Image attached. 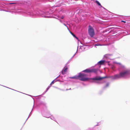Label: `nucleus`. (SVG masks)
Instances as JSON below:
<instances>
[{
  "instance_id": "7",
  "label": "nucleus",
  "mask_w": 130,
  "mask_h": 130,
  "mask_svg": "<svg viewBox=\"0 0 130 130\" xmlns=\"http://www.w3.org/2000/svg\"><path fill=\"white\" fill-rule=\"evenodd\" d=\"M69 78H70L71 79H78V76H74L72 77H70Z\"/></svg>"
},
{
  "instance_id": "16",
  "label": "nucleus",
  "mask_w": 130,
  "mask_h": 130,
  "mask_svg": "<svg viewBox=\"0 0 130 130\" xmlns=\"http://www.w3.org/2000/svg\"><path fill=\"white\" fill-rule=\"evenodd\" d=\"M69 89H70V90H71V88H70Z\"/></svg>"
},
{
  "instance_id": "8",
  "label": "nucleus",
  "mask_w": 130,
  "mask_h": 130,
  "mask_svg": "<svg viewBox=\"0 0 130 130\" xmlns=\"http://www.w3.org/2000/svg\"><path fill=\"white\" fill-rule=\"evenodd\" d=\"M104 60H101L98 62V63H99L100 65H102L104 63Z\"/></svg>"
},
{
  "instance_id": "12",
  "label": "nucleus",
  "mask_w": 130,
  "mask_h": 130,
  "mask_svg": "<svg viewBox=\"0 0 130 130\" xmlns=\"http://www.w3.org/2000/svg\"><path fill=\"white\" fill-rule=\"evenodd\" d=\"M54 83V80H53V81L51 83V84L50 85H52V84H53Z\"/></svg>"
},
{
  "instance_id": "15",
  "label": "nucleus",
  "mask_w": 130,
  "mask_h": 130,
  "mask_svg": "<svg viewBox=\"0 0 130 130\" xmlns=\"http://www.w3.org/2000/svg\"><path fill=\"white\" fill-rule=\"evenodd\" d=\"M69 90V89H66V90Z\"/></svg>"
},
{
  "instance_id": "6",
  "label": "nucleus",
  "mask_w": 130,
  "mask_h": 130,
  "mask_svg": "<svg viewBox=\"0 0 130 130\" xmlns=\"http://www.w3.org/2000/svg\"><path fill=\"white\" fill-rule=\"evenodd\" d=\"M68 69V68L67 67H65L64 69L62 71V73L63 74H66V72L67 71Z\"/></svg>"
},
{
  "instance_id": "14",
  "label": "nucleus",
  "mask_w": 130,
  "mask_h": 130,
  "mask_svg": "<svg viewBox=\"0 0 130 130\" xmlns=\"http://www.w3.org/2000/svg\"><path fill=\"white\" fill-rule=\"evenodd\" d=\"M121 22H124V23H126V21H121Z\"/></svg>"
},
{
  "instance_id": "2",
  "label": "nucleus",
  "mask_w": 130,
  "mask_h": 130,
  "mask_svg": "<svg viewBox=\"0 0 130 130\" xmlns=\"http://www.w3.org/2000/svg\"><path fill=\"white\" fill-rule=\"evenodd\" d=\"M86 76L87 75L85 74L79 73L78 75V79H79V80L82 81H86L89 80L90 79L92 80V79L93 78H88L86 77ZM92 80H93L92 79Z\"/></svg>"
},
{
  "instance_id": "3",
  "label": "nucleus",
  "mask_w": 130,
  "mask_h": 130,
  "mask_svg": "<svg viewBox=\"0 0 130 130\" xmlns=\"http://www.w3.org/2000/svg\"><path fill=\"white\" fill-rule=\"evenodd\" d=\"M130 74L129 71L127 70L121 72L120 73V74L121 78H124L127 75Z\"/></svg>"
},
{
  "instance_id": "9",
  "label": "nucleus",
  "mask_w": 130,
  "mask_h": 130,
  "mask_svg": "<svg viewBox=\"0 0 130 130\" xmlns=\"http://www.w3.org/2000/svg\"><path fill=\"white\" fill-rule=\"evenodd\" d=\"M95 2L99 6H100L101 7H103L101 5V4L98 1L96 0L95 1Z\"/></svg>"
},
{
  "instance_id": "11",
  "label": "nucleus",
  "mask_w": 130,
  "mask_h": 130,
  "mask_svg": "<svg viewBox=\"0 0 130 130\" xmlns=\"http://www.w3.org/2000/svg\"><path fill=\"white\" fill-rule=\"evenodd\" d=\"M70 33L71 34V35L73 36L74 37H75V36H76L75 35L73 34L72 32H70Z\"/></svg>"
},
{
  "instance_id": "5",
  "label": "nucleus",
  "mask_w": 130,
  "mask_h": 130,
  "mask_svg": "<svg viewBox=\"0 0 130 130\" xmlns=\"http://www.w3.org/2000/svg\"><path fill=\"white\" fill-rule=\"evenodd\" d=\"M88 31L90 36L91 37H93L94 35V32L93 29L90 26H89Z\"/></svg>"
},
{
  "instance_id": "10",
  "label": "nucleus",
  "mask_w": 130,
  "mask_h": 130,
  "mask_svg": "<svg viewBox=\"0 0 130 130\" xmlns=\"http://www.w3.org/2000/svg\"><path fill=\"white\" fill-rule=\"evenodd\" d=\"M109 83H107L106 84V86H105V87H108L109 86Z\"/></svg>"
},
{
  "instance_id": "1",
  "label": "nucleus",
  "mask_w": 130,
  "mask_h": 130,
  "mask_svg": "<svg viewBox=\"0 0 130 130\" xmlns=\"http://www.w3.org/2000/svg\"><path fill=\"white\" fill-rule=\"evenodd\" d=\"M111 78L113 79H116L121 78L120 74H116L114 76H106L103 77H96L92 79L94 80H100L106 78Z\"/></svg>"
},
{
  "instance_id": "13",
  "label": "nucleus",
  "mask_w": 130,
  "mask_h": 130,
  "mask_svg": "<svg viewBox=\"0 0 130 130\" xmlns=\"http://www.w3.org/2000/svg\"><path fill=\"white\" fill-rule=\"evenodd\" d=\"M75 37L78 40V38L77 37H76V36H75V37Z\"/></svg>"
},
{
  "instance_id": "4",
  "label": "nucleus",
  "mask_w": 130,
  "mask_h": 130,
  "mask_svg": "<svg viewBox=\"0 0 130 130\" xmlns=\"http://www.w3.org/2000/svg\"><path fill=\"white\" fill-rule=\"evenodd\" d=\"M97 71L98 70L96 69L88 68L83 71L82 72L88 73H96Z\"/></svg>"
}]
</instances>
